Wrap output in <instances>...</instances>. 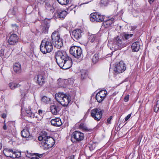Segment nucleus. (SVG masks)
<instances>
[{
  "instance_id": "f257e3e1",
  "label": "nucleus",
  "mask_w": 159,
  "mask_h": 159,
  "mask_svg": "<svg viewBox=\"0 0 159 159\" xmlns=\"http://www.w3.org/2000/svg\"><path fill=\"white\" fill-rule=\"evenodd\" d=\"M55 57L57 63L61 68L66 70L72 66V59L68 56L65 52L58 51L55 53Z\"/></svg>"
},
{
  "instance_id": "f03ea898",
  "label": "nucleus",
  "mask_w": 159,
  "mask_h": 159,
  "mask_svg": "<svg viewBox=\"0 0 159 159\" xmlns=\"http://www.w3.org/2000/svg\"><path fill=\"white\" fill-rule=\"evenodd\" d=\"M55 98L57 101L64 107L68 106L71 100L70 96L64 94L63 93H56Z\"/></svg>"
},
{
  "instance_id": "7ed1b4c3",
  "label": "nucleus",
  "mask_w": 159,
  "mask_h": 159,
  "mask_svg": "<svg viewBox=\"0 0 159 159\" xmlns=\"http://www.w3.org/2000/svg\"><path fill=\"white\" fill-rule=\"evenodd\" d=\"M53 49V46L51 40L48 38H45L41 42L40 46V50L43 54L51 52Z\"/></svg>"
},
{
  "instance_id": "20e7f679",
  "label": "nucleus",
  "mask_w": 159,
  "mask_h": 159,
  "mask_svg": "<svg viewBox=\"0 0 159 159\" xmlns=\"http://www.w3.org/2000/svg\"><path fill=\"white\" fill-rule=\"evenodd\" d=\"M126 42L124 40L121 35L115 38L113 40L112 44L111 46V49L114 51L125 47Z\"/></svg>"
},
{
  "instance_id": "39448f33",
  "label": "nucleus",
  "mask_w": 159,
  "mask_h": 159,
  "mask_svg": "<svg viewBox=\"0 0 159 159\" xmlns=\"http://www.w3.org/2000/svg\"><path fill=\"white\" fill-rule=\"evenodd\" d=\"M51 38L52 43L55 48L59 49L62 47L63 42L62 39L60 37L58 31L53 32L52 34Z\"/></svg>"
},
{
  "instance_id": "423d86ee",
  "label": "nucleus",
  "mask_w": 159,
  "mask_h": 159,
  "mask_svg": "<svg viewBox=\"0 0 159 159\" xmlns=\"http://www.w3.org/2000/svg\"><path fill=\"white\" fill-rule=\"evenodd\" d=\"M69 51L71 54L77 58L81 57L82 55V51L81 48L79 46H71Z\"/></svg>"
},
{
  "instance_id": "0eeeda50",
  "label": "nucleus",
  "mask_w": 159,
  "mask_h": 159,
  "mask_svg": "<svg viewBox=\"0 0 159 159\" xmlns=\"http://www.w3.org/2000/svg\"><path fill=\"white\" fill-rule=\"evenodd\" d=\"M84 138V134L80 132L75 131L71 135V140L73 143L80 142Z\"/></svg>"
},
{
  "instance_id": "6e6552de",
  "label": "nucleus",
  "mask_w": 159,
  "mask_h": 159,
  "mask_svg": "<svg viewBox=\"0 0 159 159\" xmlns=\"http://www.w3.org/2000/svg\"><path fill=\"white\" fill-rule=\"evenodd\" d=\"M103 110H101L99 108H95L91 111V115L95 120L98 121L102 118Z\"/></svg>"
},
{
  "instance_id": "1a4fd4ad",
  "label": "nucleus",
  "mask_w": 159,
  "mask_h": 159,
  "mask_svg": "<svg viewBox=\"0 0 159 159\" xmlns=\"http://www.w3.org/2000/svg\"><path fill=\"white\" fill-rule=\"evenodd\" d=\"M104 16L96 12L92 13L90 15V20L92 22H102L104 21Z\"/></svg>"
},
{
  "instance_id": "9d476101",
  "label": "nucleus",
  "mask_w": 159,
  "mask_h": 159,
  "mask_svg": "<svg viewBox=\"0 0 159 159\" xmlns=\"http://www.w3.org/2000/svg\"><path fill=\"white\" fill-rule=\"evenodd\" d=\"M44 141V142H41L40 143L45 149L51 148L54 144V140L51 137L47 136L45 139Z\"/></svg>"
},
{
  "instance_id": "9b49d317",
  "label": "nucleus",
  "mask_w": 159,
  "mask_h": 159,
  "mask_svg": "<svg viewBox=\"0 0 159 159\" xmlns=\"http://www.w3.org/2000/svg\"><path fill=\"white\" fill-rule=\"evenodd\" d=\"M126 69L125 65L122 61H120L116 65L114 68V71L117 74L121 73Z\"/></svg>"
},
{
  "instance_id": "f8f14e48",
  "label": "nucleus",
  "mask_w": 159,
  "mask_h": 159,
  "mask_svg": "<svg viewBox=\"0 0 159 159\" xmlns=\"http://www.w3.org/2000/svg\"><path fill=\"white\" fill-rule=\"evenodd\" d=\"M107 94L106 90H102L96 95V99L98 102H101L104 99Z\"/></svg>"
},
{
  "instance_id": "ddd939ff",
  "label": "nucleus",
  "mask_w": 159,
  "mask_h": 159,
  "mask_svg": "<svg viewBox=\"0 0 159 159\" xmlns=\"http://www.w3.org/2000/svg\"><path fill=\"white\" fill-rule=\"evenodd\" d=\"M82 33V31L80 29H76L72 31L71 36L74 40H77L81 37Z\"/></svg>"
},
{
  "instance_id": "4468645a",
  "label": "nucleus",
  "mask_w": 159,
  "mask_h": 159,
  "mask_svg": "<svg viewBox=\"0 0 159 159\" xmlns=\"http://www.w3.org/2000/svg\"><path fill=\"white\" fill-rule=\"evenodd\" d=\"M25 111L27 114V116L28 117L31 118H34L35 117L36 118L38 117V116L36 115V114L37 110L33 109L32 108H31L30 106H29L28 108H26Z\"/></svg>"
},
{
  "instance_id": "2eb2a0df",
  "label": "nucleus",
  "mask_w": 159,
  "mask_h": 159,
  "mask_svg": "<svg viewBox=\"0 0 159 159\" xmlns=\"http://www.w3.org/2000/svg\"><path fill=\"white\" fill-rule=\"evenodd\" d=\"M19 38L16 34L11 35L8 40V43L10 45H14L16 44L18 41Z\"/></svg>"
},
{
  "instance_id": "dca6fc26",
  "label": "nucleus",
  "mask_w": 159,
  "mask_h": 159,
  "mask_svg": "<svg viewBox=\"0 0 159 159\" xmlns=\"http://www.w3.org/2000/svg\"><path fill=\"white\" fill-rule=\"evenodd\" d=\"M103 21V25L105 28H111L114 26V19L113 18L108 19L105 20H104Z\"/></svg>"
},
{
  "instance_id": "f3484780",
  "label": "nucleus",
  "mask_w": 159,
  "mask_h": 159,
  "mask_svg": "<svg viewBox=\"0 0 159 159\" xmlns=\"http://www.w3.org/2000/svg\"><path fill=\"white\" fill-rule=\"evenodd\" d=\"M3 152L5 155L7 157H10L12 158H16L15 151H14L12 149L5 148Z\"/></svg>"
},
{
  "instance_id": "a211bd4d",
  "label": "nucleus",
  "mask_w": 159,
  "mask_h": 159,
  "mask_svg": "<svg viewBox=\"0 0 159 159\" xmlns=\"http://www.w3.org/2000/svg\"><path fill=\"white\" fill-rule=\"evenodd\" d=\"M50 109L52 114L56 115L58 114L61 110V107L57 105H54L50 106Z\"/></svg>"
},
{
  "instance_id": "6ab92c4d",
  "label": "nucleus",
  "mask_w": 159,
  "mask_h": 159,
  "mask_svg": "<svg viewBox=\"0 0 159 159\" xmlns=\"http://www.w3.org/2000/svg\"><path fill=\"white\" fill-rule=\"evenodd\" d=\"M21 134L23 138H27V140H29L33 139V137L30 136L29 130L26 129H24L21 132Z\"/></svg>"
},
{
  "instance_id": "aec40b11",
  "label": "nucleus",
  "mask_w": 159,
  "mask_h": 159,
  "mask_svg": "<svg viewBox=\"0 0 159 159\" xmlns=\"http://www.w3.org/2000/svg\"><path fill=\"white\" fill-rule=\"evenodd\" d=\"M50 25L49 23L46 21H44L41 25V32L42 33L47 34Z\"/></svg>"
},
{
  "instance_id": "412c9836",
  "label": "nucleus",
  "mask_w": 159,
  "mask_h": 159,
  "mask_svg": "<svg viewBox=\"0 0 159 159\" xmlns=\"http://www.w3.org/2000/svg\"><path fill=\"white\" fill-rule=\"evenodd\" d=\"M34 78L37 80L36 83L41 86H42L45 82L44 78L41 75H37Z\"/></svg>"
},
{
  "instance_id": "4be33fe9",
  "label": "nucleus",
  "mask_w": 159,
  "mask_h": 159,
  "mask_svg": "<svg viewBox=\"0 0 159 159\" xmlns=\"http://www.w3.org/2000/svg\"><path fill=\"white\" fill-rule=\"evenodd\" d=\"M51 125L55 127H59L62 125V123L59 118L52 119L51 120Z\"/></svg>"
},
{
  "instance_id": "5701e85b",
  "label": "nucleus",
  "mask_w": 159,
  "mask_h": 159,
  "mask_svg": "<svg viewBox=\"0 0 159 159\" xmlns=\"http://www.w3.org/2000/svg\"><path fill=\"white\" fill-rule=\"evenodd\" d=\"M140 45L139 42L136 41L133 43L131 45V48L133 52H137L139 51L140 49Z\"/></svg>"
},
{
  "instance_id": "b1692460",
  "label": "nucleus",
  "mask_w": 159,
  "mask_h": 159,
  "mask_svg": "<svg viewBox=\"0 0 159 159\" xmlns=\"http://www.w3.org/2000/svg\"><path fill=\"white\" fill-rule=\"evenodd\" d=\"M98 40V35L96 34H92L89 36L88 38L89 42L92 43H97Z\"/></svg>"
},
{
  "instance_id": "393cba45",
  "label": "nucleus",
  "mask_w": 159,
  "mask_h": 159,
  "mask_svg": "<svg viewBox=\"0 0 159 159\" xmlns=\"http://www.w3.org/2000/svg\"><path fill=\"white\" fill-rule=\"evenodd\" d=\"M68 13V12L65 10L62 11L58 13L57 17L60 20H63L65 18Z\"/></svg>"
},
{
  "instance_id": "a878e982",
  "label": "nucleus",
  "mask_w": 159,
  "mask_h": 159,
  "mask_svg": "<svg viewBox=\"0 0 159 159\" xmlns=\"http://www.w3.org/2000/svg\"><path fill=\"white\" fill-rule=\"evenodd\" d=\"M13 70L16 73H20L21 71L20 64L19 62L15 63L13 66Z\"/></svg>"
},
{
  "instance_id": "bb28decb",
  "label": "nucleus",
  "mask_w": 159,
  "mask_h": 159,
  "mask_svg": "<svg viewBox=\"0 0 159 159\" xmlns=\"http://www.w3.org/2000/svg\"><path fill=\"white\" fill-rule=\"evenodd\" d=\"M67 81L64 79H59L58 80V84L60 87H64L66 86Z\"/></svg>"
},
{
  "instance_id": "cd10ccee",
  "label": "nucleus",
  "mask_w": 159,
  "mask_h": 159,
  "mask_svg": "<svg viewBox=\"0 0 159 159\" xmlns=\"http://www.w3.org/2000/svg\"><path fill=\"white\" fill-rule=\"evenodd\" d=\"M123 39L125 40H128L133 36V34H129L128 33H124L121 34Z\"/></svg>"
},
{
  "instance_id": "c85d7f7f",
  "label": "nucleus",
  "mask_w": 159,
  "mask_h": 159,
  "mask_svg": "<svg viewBox=\"0 0 159 159\" xmlns=\"http://www.w3.org/2000/svg\"><path fill=\"white\" fill-rule=\"evenodd\" d=\"M51 101L50 98L48 97L45 96H43L41 98L42 102L45 104H50Z\"/></svg>"
},
{
  "instance_id": "c756f323",
  "label": "nucleus",
  "mask_w": 159,
  "mask_h": 159,
  "mask_svg": "<svg viewBox=\"0 0 159 159\" xmlns=\"http://www.w3.org/2000/svg\"><path fill=\"white\" fill-rule=\"evenodd\" d=\"M9 86L11 89H14L16 88L19 87L20 85L14 82L10 83L9 84Z\"/></svg>"
},
{
  "instance_id": "7c9ffc66",
  "label": "nucleus",
  "mask_w": 159,
  "mask_h": 159,
  "mask_svg": "<svg viewBox=\"0 0 159 159\" xmlns=\"http://www.w3.org/2000/svg\"><path fill=\"white\" fill-rule=\"evenodd\" d=\"M81 73V78L82 80L86 79L88 76V74L87 71L85 70H82L80 71Z\"/></svg>"
},
{
  "instance_id": "2f4dec72",
  "label": "nucleus",
  "mask_w": 159,
  "mask_h": 159,
  "mask_svg": "<svg viewBox=\"0 0 159 159\" xmlns=\"http://www.w3.org/2000/svg\"><path fill=\"white\" fill-rule=\"evenodd\" d=\"M99 53H96L93 56L92 61L94 64H96L98 62L99 59Z\"/></svg>"
},
{
  "instance_id": "473e14b6",
  "label": "nucleus",
  "mask_w": 159,
  "mask_h": 159,
  "mask_svg": "<svg viewBox=\"0 0 159 159\" xmlns=\"http://www.w3.org/2000/svg\"><path fill=\"white\" fill-rule=\"evenodd\" d=\"M88 147L90 151L93 150L95 148L96 144L92 141L90 142L88 144Z\"/></svg>"
},
{
  "instance_id": "72a5a7b5",
  "label": "nucleus",
  "mask_w": 159,
  "mask_h": 159,
  "mask_svg": "<svg viewBox=\"0 0 159 159\" xmlns=\"http://www.w3.org/2000/svg\"><path fill=\"white\" fill-rule=\"evenodd\" d=\"M58 2L62 5H66L69 3V0H57Z\"/></svg>"
},
{
  "instance_id": "f704fd0d",
  "label": "nucleus",
  "mask_w": 159,
  "mask_h": 159,
  "mask_svg": "<svg viewBox=\"0 0 159 159\" xmlns=\"http://www.w3.org/2000/svg\"><path fill=\"white\" fill-rule=\"evenodd\" d=\"M154 111L155 112H157L159 110V100L157 101L156 104L154 105Z\"/></svg>"
},
{
  "instance_id": "c9c22d12",
  "label": "nucleus",
  "mask_w": 159,
  "mask_h": 159,
  "mask_svg": "<svg viewBox=\"0 0 159 159\" xmlns=\"http://www.w3.org/2000/svg\"><path fill=\"white\" fill-rule=\"evenodd\" d=\"M109 0H101L100 2L101 5L106 6L109 4Z\"/></svg>"
},
{
  "instance_id": "e433bc0d",
  "label": "nucleus",
  "mask_w": 159,
  "mask_h": 159,
  "mask_svg": "<svg viewBox=\"0 0 159 159\" xmlns=\"http://www.w3.org/2000/svg\"><path fill=\"white\" fill-rule=\"evenodd\" d=\"M45 134H46V133H44ZM46 134H43L42 135H41L40 136H39L38 137V139L39 141H41V142H44V140L45 139L46 137Z\"/></svg>"
},
{
  "instance_id": "4c0bfd02",
  "label": "nucleus",
  "mask_w": 159,
  "mask_h": 159,
  "mask_svg": "<svg viewBox=\"0 0 159 159\" xmlns=\"http://www.w3.org/2000/svg\"><path fill=\"white\" fill-rule=\"evenodd\" d=\"M43 156L42 154H39L38 153H34L33 154V157L31 158V159H39Z\"/></svg>"
},
{
  "instance_id": "58836bf2",
  "label": "nucleus",
  "mask_w": 159,
  "mask_h": 159,
  "mask_svg": "<svg viewBox=\"0 0 159 159\" xmlns=\"http://www.w3.org/2000/svg\"><path fill=\"white\" fill-rule=\"evenodd\" d=\"M5 49L3 47L0 48V56H2L5 55Z\"/></svg>"
},
{
  "instance_id": "ea45409f",
  "label": "nucleus",
  "mask_w": 159,
  "mask_h": 159,
  "mask_svg": "<svg viewBox=\"0 0 159 159\" xmlns=\"http://www.w3.org/2000/svg\"><path fill=\"white\" fill-rule=\"evenodd\" d=\"M11 26L13 30L16 31L18 30L19 27L16 24H12L11 25Z\"/></svg>"
},
{
  "instance_id": "a19ab883",
  "label": "nucleus",
  "mask_w": 159,
  "mask_h": 159,
  "mask_svg": "<svg viewBox=\"0 0 159 159\" xmlns=\"http://www.w3.org/2000/svg\"><path fill=\"white\" fill-rule=\"evenodd\" d=\"M15 154L16 158L20 157L21 156V153L17 151H15Z\"/></svg>"
},
{
  "instance_id": "79ce46f5",
  "label": "nucleus",
  "mask_w": 159,
  "mask_h": 159,
  "mask_svg": "<svg viewBox=\"0 0 159 159\" xmlns=\"http://www.w3.org/2000/svg\"><path fill=\"white\" fill-rule=\"evenodd\" d=\"M112 118V116H111L107 119V125L110 124H111V120Z\"/></svg>"
},
{
  "instance_id": "37998d69",
  "label": "nucleus",
  "mask_w": 159,
  "mask_h": 159,
  "mask_svg": "<svg viewBox=\"0 0 159 159\" xmlns=\"http://www.w3.org/2000/svg\"><path fill=\"white\" fill-rule=\"evenodd\" d=\"M74 8V7L73 6H70V7H69L67 9V11H67V12H68V13L69 12V11H72L73 9V8Z\"/></svg>"
},
{
  "instance_id": "c03bdc74",
  "label": "nucleus",
  "mask_w": 159,
  "mask_h": 159,
  "mask_svg": "<svg viewBox=\"0 0 159 159\" xmlns=\"http://www.w3.org/2000/svg\"><path fill=\"white\" fill-rule=\"evenodd\" d=\"M131 114L128 115L125 118V120L127 121L130 117Z\"/></svg>"
},
{
  "instance_id": "a18cd8bd",
  "label": "nucleus",
  "mask_w": 159,
  "mask_h": 159,
  "mask_svg": "<svg viewBox=\"0 0 159 159\" xmlns=\"http://www.w3.org/2000/svg\"><path fill=\"white\" fill-rule=\"evenodd\" d=\"M129 99V95L126 96L124 98V100L125 102H127Z\"/></svg>"
},
{
  "instance_id": "49530a36",
  "label": "nucleus",
  "mask_w": 159,
  "mask_h": 159,
  "mask_svg": "<svg viewBox=\"0 0 159 159\" xmlns=\"http://www.w3.org/2000/svg\"><path fill=\"white\" fill-rule=\"evenodd\" d=\"M137 28V27L136 26H132L131 27V31H134V30Z\"/></svg>"
},
{
  "instance_id": "de8ad7c7",
  "label": "nucleus",
  "mask_w": 159,
  "mask_h": 159,
  "mask_svg": "<svg viewBox=\"0 0 159 159\" xmlns=\"http://www.w3.org/2000/svg\"><path fill=\"white\" fill-rule=\"evenodd\" d=\"M1 117L2 118L4 119L6 117V115L5 113H3L1 115Z\"/></svg>"
},
{
  "instance_id": "09e8293b",
  "label": "nucleus",
  "mask_w": 159,
  "mask_h": 159,
  "mask_svg": "<svg viewBox=\"0 0 159 159\" xmlns=\"http://www.w3.org/2000/svg\"><path fill=\"white\" fill-rule=\"evenodd\" d=\"M74 155H71L70 157H69L68 158L69 159H74Z\"/></svg>"
},
{
  "instance_id": "8fccbe9b",
  "label": "nucleus",
  "mask_w": 159,
  "mask_h": 159,
  "mask_svg": "<svg viewBox=\"0 0 159 159\" xmlns=\"http://www.w3.org/2000/svg\"><path fill=\"white\" fill-rule=\"evenodd\" d=\"M39 115L41 114L42 113V111L41 110H39L38 111Z\"/></svg>"
},
{
  "instance_id": "3c124183",
  "label": "nucleus",
  "mask_w": 159,
  "mask_h": 159,
  "mask_svg": "<svg viewBox=\"0 0 159 159\" xmlns=\"http://www.w3.org/2000/svg\"><path fill=\"white\" fill-rule=\"evenodd\" d=\"M154 0H148V2L150 4H151L154 1Z\"/></svg>"
},
{
  "instance_id": "603ef678",
  "label": "nucleus",
  "mask_w": 159,
  "mask_h": 159,
  "mask_svg": "<svg viewBox=\"0 0 159 159\" xmlns=\"http://www.w3.org/2000/svg\"><path fill=\"white\" fill-rule=\"evenodd\" d=\"M4 130H6L7 129V126L5 124H4L3 127Z\"/></svg>"
},
{
  "instance_id": "864d4df0",
  "label": "nucleus",
  "mask_w": 159,
  "mask_h": 159,
  "mask_svg": "<svg viewBox=\"0 0 159 159\" xmlns=\"http://www.w3.org/2000/svg\"><path fill=\"white\" fill-rule=\"evenodd\" d=\"M83 129L84 130L88 131H89V129H88V128L86 127H84Z\"/></svg>"
},
{
  "instance_id": "5fc2aeb1",
  "label": "nucleus",
  "mask_w": 159,
  "mask_h": 159,
  "mask_svg": "<svg viewBox=\"0 0 159 159\" xmlns=\"http://www.w3.org/2000/svg\"><path fill=\"white\" fill-rule=\"evenodd\" d=\"M87 52L88 54V53L90 54L91 53V54H92V52H90V51H89L88 49H87Z\"/></svg>"
},
{
  "instance_id": "6e6d98bb",
  "label": "nucleus",
  "mask_w": 159,
  "mask_h": 159,
  "mask_svg": "<svg viewBox=\"0 0 159 159\" xmlns=\"http://www.w3.org/2000/svg\"><path fill=\"white\" fill-rule=\"evenodd\" d=\"M2 144L0 142V150L1 149L2 147Z\"/></svg>"
},
{
  "instance_id": "4d7b16f0",
  "label": "nucleus",
  "mask_w": 159,
  "mask_h": 159,
  "mask_svg": "<svg viewBox=\"0 0 159 159\" xmlns=\"http://www.w3.org/2000/svg\"><path fill=\"white\" fill-rule=\"evenodd\" d=\"M141 140V138H139L138 139V142H139V143H140V142Z\"/></svg>"
},
{
  "instance_id": "13d9d810",
  "label": "nucleus",
  "mask_w": 159,
  "mask_h": 159,
  "mask_svg": "<svg viewBox=\"0 0 159 159\" xmlns=\"http://www.w3.org/2000/svg\"><path fill=\"white\" fill-rule=\"evenodd\" d=\"M157 48L158 49H159V46H157Z\"/></svg>"
},
{
  "instance_id": "bf43d9fd",
  "label": "nucleus",
  "mask_w": 159,
  "mask_h": 159,
  "mask_svg": "<svg viewBox=\"0 0 159 159\" xmlns=\"http://www.w3.org/2000/svg\"><path fill=\"white\" fill-rule=\"evenodd\" d=\"M157 136H158V138L159 139V134H157Z\"/></svg>"
}]
</instances>
